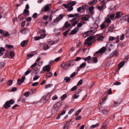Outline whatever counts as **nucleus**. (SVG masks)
<instances>
[{
  "label": "nucleus",
  "mask_w": 129,
  "mask_h": 129,
  "mask_svg": "<svg viewBox=\"0 0 129 129\" xmlns=\"http://www.w3.org/2000/svg\"><path fill=\"white\" fill-rule=\"evenodd\" d=\"M53 84H48L46 85L45 86V88H48L51 87L52 86Z\"/></svg>",
  "instance_id": "nucleus-28"
},
{
  "label": "nucleus",
  "mask_w": 129,
  "mask_h": 129,
  "mask_svg": "<svg viewBox=\"0 0 129 129\" xmlns=\"http://www.w3.org/2000/svg\"><path fill=\"white\" fill-rule=\"evenodd\" d=\"M62 104V102H60L56 103L54 105L53 108L54 109H55L56 111L61 106Z\"/></svg>",
  "instance_id": "nucleus-3"
},
{
  "label": "nucleus",
  "mask_w": 129,
  "mask_h": 129,
  "mask_svg": "<svg viewBox=\"0 0 129 129\" xmlns=\"http://www.w3.org/2000/svg\"><path fill=\"white\" fill-rule=\"evenodd\" d=\"M118 55V53L116 50L114 51L112 53L109 55V57H112L114 55H115V56H117Z\"/></svg>",
  "instance_id": "nucleus-6"
},
{
  "label": "nucleus",
  "mask_w": 129,
  "mask_h": 129,
  "mask_svg": "<svg viewBox=\"0 0 129 129\" xmlns=\"http://www.w3.org/2000/svg\"><path fill=\"white\" fill-rule=\"evenodd\" d=\"M70 30H67L65 31L64 33H63V35L64 36H66L68 34V33L69 31Z\"/></svg>",
  "instance_id": "nucleus-45"
},
{
  "label": "nucleus",
  "mask_w": 129,
  "mask_h": 129,
  "mask_svg": "<svg viewBox=\"0 0 129 129\" xmlns=\"http://www.w3.org/2000/svg\"><path fill=\"white\" fill-rule=\"evenodd\" d=\"M72 62V60H70L68 61L65 64H62L61 65V67L65 70L68 69L71 66V62Z\"/></svg>",
  "instance_id": "nucleus-1"
},
{
  "label": "nucleus",
  "mask_w": 129,
  "mask_h": 129,
  "mask_svg": "<svg viewBox=\"0 0 129 129\" xmlns=\"http://www.w3.org/2000/svg\"><path fill=\"white\" fill-rule=\"evenodd\" d=\"M31 20V17H29L26 18V21H30Z\"/></svg>",
  "instance_id": "nucleus-56"
},
{
  "label": "nucleus",
  "mask_w": 129,
  "mask_h": 129,
  "mask_svg": "<svg viewBox=\"0 0 129 129\" xmlns=\"http://www.w3.org/2000/svg\"><path fill=\"white\" fill-rule=\"evenodd\" d=\"M14 53L13 51H11L10 53V56L11 57H13L14 56Z\"/></svg>",
  "instance_id": "nucleus-30"
},
{
  "label": "nucleus",
  "mask_w": 129,
  "mask_h": 129,
  "mask_svg": "<svg viewBox=\"0 0 129 129\" xmlns=\"http://www.w3.org/2000/svg\"><path fill=\"white\" fill-rule=\"evenodd\" d=\"M120 13L118 12H117L116 13V17L117 18L119 17Z\"/></svg>",
  "instance_id": "nucleus-64"
},
{
  "label": "nucleus",
  "mask_w": 129,
  "mask_h": 129,
  "mask_svg": "<svg viewBox=\"0 0 129 129\" xmlns=\"http://www.w3.org/2000/svg\"><path fill=\"white\" fill-rule=\"evenodd\" d=\"M25 79L24 76H23L20 79L19 78L17 80V83L18 85H20L24 81Z\"/></svg>",
  "instance_id": "nucleus-5"
},
{
  "label": "nucleus",
  "mask_w": 129,
  "mask_h": 129,
  "mask_svg": "<svg viewBox=\"0 0 129 129\" xmlns=\"http://www.w3.org/2000/svg\"><path fill=\"white\" fill-rule=\"evenodd\" d=\"M81 7L83 11H85L88 9V6H87L84 5Z\"/></svg>",
  "instance_id": "nucleus-23"
},
{
  "label": "nucleus",
  "mask_w": 129,
  "mask_h": 129,
  "mask_svg": "<svg viewBox=\"0 0 129 129\" xmlns=\"http://www.w3.org/2000/svg\"><path fill=\"white\" fill-rule=\"evenodd\" d=\"M79 92H78L77 93V94H78L77 95L76 94H74L73 95V99H76L79 96V95H78Z\"/></svg>",
  "instance_id": "nucleus-31"
},
{
  "label": "nucleus",
  "mask_w": 129,
  "mask_h": 129,
  "mask_svg": "<svg viewBox=\"0 0 129 129\" xmlns=\"http://www.w3.org/2000/svg\"><path fill=\"white\" fill-rule=\"evenodd\" d=\"M4 63L3 62H1L0 63V68H2L4 67Z\"/></svg>",
  "instance_id": "nucleus-57"
},
{
  "label": "nucleus",
  "mask_w": 129,
  "mask_h": 129,
  "mask_svg": "<svg viewBox=\"0 0 129 129\" xmlns=\"http://www.w3.org/2000/svg\"><path fill=\"white\" fill-rule=\"evenodd\" d=\"M13 83V81L12 80H9L7 82V84L9 85H11Z\"/></svg>",
  "instance_id": "nucleus-44"
},
{
  "label": "nucleus",
  "mask_w": 129,
  "mask_h": 129,
  "mask_svg": "<svg viewBox=\"0 0 129 129\" xmlns=\"http://www.w3.org/2000/svg\"><path fill=\"white\" fill-rule=\"evenodd\" d=\"M75 75L76 74L75 72H74L70 75V77L71 78H72L75 77Z\"/></svg>",
  "instance_id": "nucleus-53"
},
{
  "label": "nucleus",
  "mask_w": 129,
  "mask_h": 129,
  "mask_svg": "<svg viewBox=\"0 0 129 129\" xmlns=\"http://www.w3.org/2000/svg\"><path fill=\"white\" fill-rule=\"evenodd\" d=\"M93 60L94 63H96L98 62L97 58L96 57H93Z\"/></svg>",
  "instance_id": "nucleus-33"
},
{
  "label": "nucleus",
  "mask_w": 129,
  "mask_h": 129,
  "mask_svg": "<svg viewBox=\"0 0 129 129\" xmlns=\"http://www.w3.org/2000/svg\"><path fill=\"white\" fill-rule=\"evenodd\" d=\"M37 64V63L36 62H35L32 65L31 67L30 68H33L35 66H36Z\"/></svg>",
  "instance_id": "nucleus-58"
},
{
  "label": "nucleus",
  "mask_w": 129,
  "mask_h": 129,
  "mask_svg": "<svg viewBox=\"0 0 129 129\" xmlns=\"http://www.w3.org/2000/svg\"><path fill=\"white\" fill-rule=\"evenodd\" d=\"M82 25V24L81 22H79L77 24V27H80Z\"/></svg>",
  "instance_id": "nucleus-60"
},
{
  "label": "nucleus",
  "mask_w": 129,
  "mask_h": 129,
  "mask_svg": "<svg viewBox=\"0 0 129 129\" xmlns=\"http://www.w3.org/2000/svg\"><path fill=\"white\" fill-rule=\"evenodd\" d=\"M91 33V32L90 31L85 32L83 34V36L85 37H86L89 36V34Z\"/></svg>",
  "instance_id": "nucleus-13"
},
{
  "label": "nucleus",
  "mask_w": 129,
  "mask_h": 129,
  "mask_svg": "<svg viewBox=\"0 0 129 129\" xmlns=\"http://www.w3.org/2000/svg\"><path fill=\"white\" fill-rule=\"evenodd\" d=\"M39 83L38 82H35L34 83H33L32 85V86H37L38 84Z\"/></svg>",
  "instance_id": "nucleus-54"
},
{
  "label": "nucleus",
  "mask_w": 129,
  "mask_h": 129,
  "mask_svg": "<svg viewBox=\"0 0 129 129\" xmlns=\"http://www.w3.org/2000/svg\"><path fill=\"white\" fill-rule=\"evenodd\" d=\"M46 36L45 34H41V36L40 37H35V38L34 40L35 41H37L43 38Z\"/></svg>",
  "instance_id": "nucleus-8"
},
{
  "label": "nucleus",
  "mask_w": 129,
  "mask_h": 129,
  "mask_svg": "<svg viewBox=\"0 0 129 129\" xmlns=\"http://www.w3.org/2000/svg\"><path fill=\"white\" fill-rule=\"evenodd\" d=\"M37 15V14L36 13H35L33 15L32 17L33 18H36Z\"/></svg>",
  "instance_id": "nucleus-59"
},
{
  "label": "nucleus",
  "mask_w": 129,
  "mask_h": 129,
  "mask_svg": "<svg viewBox=\"0 0 129 129\" xmlns=\"http://www.w3.org/2000/svg\"><path fill=\"white\" fill-rule=\"evenodd\" d=\"M52 75V74L51 72H49L46 74V77L47 78H49Z\"/></svg>",
  "instance_id": "nucleus-27"
},
{
  "label": "nucleus",
  "mask_w": 129,
  "mask_h": 129,
  "mask_svg": "<svg viewBox=\"0 0 129 129\" xmlns=\"http://www.w3.org/2000/svg\"><path fill=\"white\" fill-rule=\"evenodd\" d=\"M121 84V83L120 82H116L114 83L113 85H120Z\"/></svg>",
  "instance_id": "nucleus-50"
},
{
  "label": "nucleus",
  "mask_w": 129,
  "mask_h": 129,
  "mask_svg": "<svg viewBox=\"0 0 129 129\" xmlns=\"http://www.w3.org/2000/svg\"><path fill=\"white\" fill-rule=\"evenodd\" d=\"M82 83V80H80V81L78 82V83L77 84V86H79L80 85H81Z\"/></svg>",
  "instance_id": "nucleus-38"
},
{
  "label": "nucleus",
  "mask_w": 129,
  "mask_h": 129,
  "mask_svg": "<svg viewBox=\"0 0 129 129\" xmlns=\"http://www.w3.org/2000/svg\"><path fill=\"white\" fill-rule=\"evenodd\" d=\"M74 109H71V110L69 112L68 114H71L74 111Z\"/></svg>",
  "instance_id": "nucleus-63"
},
{
  "label": "nucleus",
  "mask_w": 129,
  "mask_h": 129,
  "mask_svg": "<svg viewBox=\"0 0 129 129\" xmlns=\"http://www.w3.org/2000/svg\"><path fill=\"white\" fill-rule=\"evenodd\" d=\"M29 13V11L26 9H25L23 13V14H27Z\"/></svg>",
  "instance_id": "nucleus-29"
},
{
  "label": "nucleus",
  "mask_w": 129,
  "mask_h": 129,
  "mask_svg": "<svg viewBox=\"0 0 129 129\" xmlns=\"http://www.w3.org/2000/svg\"><path fill=\"white\" fill-rule=\"evenodd\" d=\"M86 65V62H83L80 65V67L81 68H82L85 66Z\"/></svg>",
  "instance_id": "nucleus-36"
},
{
  "label": "nucleus",
  "mask_w": 129,
  "mask_h": 129,
  "mask_svg": "<svg viewBox=\"0 0 129 129\" xmlns=\"http://www.w3.org/2000/svg\"><path fill=\"white\" fill-rule=\"evenodd\" d=\"M11 106V105L9 104V101H6L5 104L3 105V107L5 109H7Z\"/></svg>",
  "instance_id": "nucleus-9"
},
{
  "label": "nucleus",
  "mask_w": 129,
  "mask_h": 129,
  "mask_svg": "<svg viewBox=\"0 0 129 129\" xmlns=\"http://www.w3.org/2000/svg\"><path fill=\"white\" fill-rule=\"evenodd\" d=\"M78 23V21H74L73 24H72V25L73 26H75L76 25L77 23Z\"/></svg>",
  "instance_id": "nucleus-61"
},
{
  "label": "nucleus",
  "mask_w": 129,
  "mask_h": 129,
  "mask_svg": "<svg viewBox=\"0 0 129 129\" xmlns=\"http://www.w3.org/2000/svg\"><path fill=\"white\" fill-rule=\"evenodd\" d=\"M50 66H46L44 67L43 68V70L44 69L45 71H46L47 72H49L50 71Z\"/></svg>",
  "instance_id": "nucleus-11"
},
{
  "label": "nucleus",
  "mask_w": 129,
  "mask_h": 129,
  "mask_svg": "<svg viewBox=\"0 0 129 129\" xmlns=\"http://www.w3.org/2000/svg\"><path fill=\"white\" fill-rule=\"evenodd\" d=\"M115 38L113 37L110 36L109 37V41H112L114 40Z\"/></svg>",
  "instance_id": "nucleus-51"
},
{
  "label": "nucleus",
  "mask_w": 129,
  "mask_h": 129,
  "mask_svg": "<svg viewBox=\"0 0 129 129\" xmlns=\"http://www.w3.org/2000/svg\"><path fill=\"white\" fill-rule=\"evenodd\" d=\"M49 46L47 44L45 45L44 46V49L45 50H46L49 49Z\"/></svg>",
  "instance_id": "nucleus-40"
},
{
  "label": "nucleus",
  "mask_w": 129,
  "mask_h": 129,
  "mask_svg": "<svg viewBox=\"0 0 129 129\" xmlns=\"http://www.w3.org/2000/svg\"><path fill=\"white\" fill-rule=\"evenodd\" d=\"M77 88V85H75L71 89V91H74Z\"/></svg>",
  "instance_id": "nucleus-34"
},
{
  "label": "nucleus",
  "mask_w": 129,
  "mask_h": 129,
  "mask_svg": "<svg viewBox=\"0 0 129 129\" xmlns=\"http://www.w3.org/2000/svg\"><path fill=\"white\" fill-rule=\"evenodd\" d=\"M58 42V41L57 40L55 41H53L52 42V44H50V45H53L54 44H56Z\"/></svg>",
  "instance_id": "nucleus-52"
},
{
  "label": "nucleus",
  "mask_w": 129,
  "mask_h": 129,
  "mask_svg": "<svg viewBox=\"0 0 129 129\" xmlns=\"http://www.w3.org/2000/svg\"><path fill=\"white\" fill-rule=\"evenodd\" d=\"M58 99V97L56 95H54L52 97V100H55Z\"/></svg>",
  "instance_id": "nucleus-55"
},
{
  "label": "nucleus",
  "mask_w": 129,
  "mask_h": 129,
  "mask_svg": "<svg viewBox=\"0 0 129 129\" xmlns=\"http://www.w3.org/2000/svg\"><path fill=\"white\" fill-rule=\"evenodd\" d=\"M78 29V28H76L74 29L72 31L69 33V35H74L76 33L77 30Z\"/></svg>",
  "instance_id": "nucleus-10"
},
{
  "label": "nucleus",
  "mask_w": 129,
  "mask_h": 129,
  "mask_svg": "<svg viewBox=\"0 0 129 129\" xmlns=\"http://www.w3.org/2000/svg\"><path fill=\"white\" fill-rule=\"evenodd\" d=\"M106 50V47H103L100 49L98 51L96 52L95 53L96 54H98L100 53L103 54L105 52Z\"/></svg>",
  "instance_id": "nucleus-2"
},
{
  "label": "nucleus",
  "mask_w": 129,
  "mask_h": 129,
  "mask_svg": "<svg viewBox=\"0 0 129 129\" xmlns=\"http://www.w3.org/2000/svg\"><path fill=\"white\" fill-rule=\"evenodd\" d=\"M103 6H99L98 7V9L100 11L102 10V9L103 8Z\"/></svg>",
  "instance_id": "nucleus-49"
},
{
  "label": "nucleus",
  "mask_w": 129,
  "mask_h": 129,
  "mask_svg": "<svg viewBox=\"0 0 129 129\" xmlns=\"http://www.w3.org/2000/svg\"><path fill=\"white\" fill-rule=\"evenodd\" d=\"M81 111V109H79L75 113V115L76 116H78L79 115V113Z\"/></svg>",
  "instance_id": "nucleus-35"
},
{
  "label": "nucleus",
  "mask_w": 129,
  "mask_h": 129,
  "mask_svg": "<svg viewBox=\"0 0 129 129\" xmlns=\"http://www.w3.org/2000/svg\"><path fill=\"white\" fill-rule=\"evenodd\" d=\"M31 71V70H27L25 72V74L26 75H28L30 72Z\"/></svg>",
  "instance_id": "nucleus-62"
},
{
  "label": "nucleus",
  "mask_w": 129,
  "mask_h": 129,
  "mask_svg": "<svg viewBox=\"0 0 129 129\" xmlns=\"http://www.w3.org/2000/svg\"><path fill=\"white\" fill-rule=\"evenodd\" d=\"M13 47V46L12 45H7L6 46V48H12Z\"/></svg>",
  "instance_id": "nucleus-37"
},
{
  "label": "nucleus",
  "mask_w": 129,
  "mask_h": 129,
  "mask_svg": "<svg viewBox=\"0 0 129 129\" xmlns=\"http://www.w3.org/2000/svg\"><path fill=\"white\" fill-rule=\"evenodd\" d=\"M81 19L83 21H88V19L85 17H83Z\"/></svg>",
  "instance_id": "nucleus-47"
},
{
  "label": "nucleus",
  "mask_w": 129,
  "mask_h": 129,
  "mask_svg": "<svg viewBox=\"0 0 129 129\" xmlns=\"http://www.w3.org/2000/svg\"><path fill=\"white\" fill-rule=\"evenodd\" d=\"M94 37L93 36H90L87 38L86 40L87 41H91L92 40L94 39Z\"/></svg>",
  "instance_id": "nucleus-21"
},
{
  "label": "nucleus",
  "mask_w": 129,
  "mask_h": 129,
  "mask_svg": "<svg viewBox=\"0 0 129 129\" xmlns=\"http://www.w3.org/2000/svg\"><path fill=\"white\" fill-rule=\"evenodd\" d=\"M70 78L69 77H65L64 79V80L66 81V82L67 83L70 80Z\"/></svg>",
  "instance_id": "nucleus-26"
},
{
  "label": "nucleus",
  "mask_w": 129,
  "mask_h": 129,
  "mask_svg": "<svg viewBox=\"0 0 129 129\" xmlns=\"http://www.w3.org/2000/svg\"><path fill=\"white\" fill-rule=\"evenodd\" d=\"M114 29V26L113 24L111 25L109 27V28L108 29V31L112 32Z\"/></svg>",
  "instance_id": "nucleus-16"
},
{
  "label": "nucleus",
  "mask_w": 129,
  "mask_h": 129,
  "mask_svg": "<svg viewBox=\"0 0 129 129\" xmlns=\"http://www.w3.org/2000/svg\"><path fill=\"white\" fill-rule=\"evenodd\" d=\"M39 76H38L37 75L35 76L33 78V80H36L38 79L39 78Z\"/></svg>",
  "instance_id": "nucleus-46"
},
{
  "label": "nucleus",
  "mask_w": 129,
  "mask_h": 129,
  "mask_svg": "<svg viewBox=\"0 0 129 129\" xmlns=\"http://www.w3.org/2000/svg\"><path fill=\"white\" fill-rule=\"evenodd\" d=\"M63 17V15L62 14L60 15L59 16L57 17L54 20V22H57L62 19Z\"/></svg>",
  "instance_id": "nucleus-4"
},
{
  "label": "nucleus",
  "mask_w": 129,
  "mask_h": 129,
  "mask_svg": "<svg viewBox=\"0 0 129 129\" xmlns=\"http://www.w3.org/2000/svg\"><path fill=\"white\" fill-rule=\"evenodd\" d=\"M70 122L69 121H67L65 124L64 126L68 127L69 124Z\"/></svg>",
  "instance_id": "nucleus-43"
},
{
  "label": "nucleus",
  "mask_w": 129,
  "mask_h": 129,
  "mask_svg": "<svg viewBox=\"0 0 129 129\" xmlns=\"http://www.w3.org/2000/svg\"><path fill=\"white\" fill-rule=\"evenodd\" d=\"M91 59V56H88L87 57H85L83 58V59L85 61H87L88 63H89L88 61Z\"/></svg>",
  "instance_id": "nucleus-18"
},
{
  "label": "nucleus",
  "mask_w": 129,
  "mask_h": 129,
  "mask_svg": "<svg viewBox=\"0 0 129 129\" xmlns=\"http://www.w3.org/2000/svg\"><path fill=\"white\" fill-rule=\"evenodd\" d=\"M105 21H106L107 23H109L110 22L111 20L109 18H107L106 19Z\"/></svg>",
  "instance_id": "nucleus-48"
},
{
  "label": "nucleus",
  "mask_w": 129,
  "mask_h": 129,
  "mask_svg": "<svg viewBox=\"0 0 129 129\" xmlns=\"http://www.w3.org/2000/svg\"><path fill=\"white\" fill-rule=\"evenodd\" d=\"M73 9V7L72 6H68L67 8V11L68 12H70Z\"/></svg>",
  "instance_id": "nucleus-25"
},
{
  "label": "nucleus",
  "mask_w": 129,
  "mask_h": 129,
  "mask_svg": "<svg viewBox=\"0 0 129 129\" xmlns=\"http://www.w3.org/2000/svg\"><path fill=\"white\" fill-rule=\"evenodd\" d=\"M70 26V23H68L67 22H66L64 24V27L66 28H68Z\"/></svg>",
  "instance_id": "nucleus-19"
},
{
  "label": "nucleus",
  "mask_w": 129,
  "mask_h": 129,
  "mask_svg": "<svg viewBox=\"0 0 129 129\" xmlns=\"http://www.w3.org/2000/svg\"><path fill=\"white\" fill-rule=\"evenodd\" d=\"M97 2V0H94L91 1L90 2L88 3L89 5H93L96 4Z\"/></svg>",
  "instance_id": "nucleus-17"
},
{
  "label": "nucleus",
  "mask_w": 129,
  "mask_h": 129,
  "mask_svg": "<svg viewBox=\"0 0 129 129\" xmlns=\"http://www.w3.org/2000/svg\"><path fill=\"white\" fill-rule=\"evenodd\" d=\"M5 49L3 47H0V56L3 55L4 54V52L5 51Z\"/></svg>",
  "instance_id": "nucleus-12"
},
{
  "label": "nucleus",
  "mask_w": 129,
  "mask_h": 129,
  "mask_svg": "<svg viewBox=\"0 0 129 129\" xmlns=\"http://www.w3.org/2000/svg\"><path fill=\"white\" fill-rule=\"evenodd\" d=\"M124 64V61H123L119 63L118 65V67H119L118 70H119L122 67Z\"/></svg>",
  "instance_id": "nucleus-14"
},
{
  "label": "nucleus",
  "mask_w": 129,
  "mask_h": 129,
  "mask_svg": "<svg viewBox=\"0 0 129 129\" xmlns=\"http://www.w3.org/2000/svg\"><path fill=\"white\" fill-rule=\"evenodd\" d=\"M67 97V95L66 94L63 95L61 97V100H63L65 98Z\"/></svg>",
  "instance_id": "nucleus-42"
},
{
  "label": "nucleus",
  "mask_w": 129,
  "mask_h": 129,
  "mask_svg": "<svg viewBox=\"0 0 129 129\" xmlns=\"http://www.w3.org/2000/svg\"><path fill=\"white\" fill-rule=\"evenodd\" d=\"M76 3V2L75 1H72V2L69 1L68 2V4L69 5H71L70 6H72V7L74 6Z\"/></svg>",
  "instance_id": "nucleus-15"
},
{
  "label": "nucleus",
  "mask_w": 129,
  "mask_h": 129,
  "mask_svg": "<svg viewBox=\"0 0 129 129\" xmlns=\"http://www.w3.org/2000/svg\"><path fill=\"white\" fill-rule=\"evenodd\" d=\"M30 94V93L29 92H26L24 93V95L26 97H28Z\"/></svg>",
  "instance_id": "nucleus-32"
},
{
  "label": "nucleus",
  "mask_w": 129,
  "mask_h": 129,
  "mask_svg": "<svg viewBox=\"0 0 129 129\" xmlns=\"http://www.w3.org/2000/svg\"><path fill=\"white\" fill-rule=\"evenodd\" d=\"M104 38V37L102 36H101L98 38V40L99 42L102 41H103V39Z\"/></svg>",
  "instance_id": "nucleus-24"
},
{
  "label": "nucleus",
  "mask_w": 129,
  "mask_h": 129,
  "mask_svg": "<svg viewBox=\"0 0 129 129\" xmlns=\"http://www.w3.org/2000/svg\"><path fill=\"white\" fill-rule=\"evenodd\" d=\"M28 41H23L21 43V44L22 47H24L25 46L27 43H28Z\"/></svg>",
  "instance_id": "nucleus-20"
},
{
  "label": "nucleus",
  "mask_w": 129,
  "mask_h": 129,
  "mask_svg": "<svg viewBox=\"0 0 129 129\" xmlns=\"http://www.w3.org/2000/svg\"><path fill=\"white\" fill-rule=\"evenodd\" d=\"M34 70L36 72V73L37 74L40 71L39 69L37 67H35L34 69Z\"/></svg>",
  "instance_id": "nucleus-41"
},
{
  "label": "nucleus",
  "mask_w": 129,
  "mask_h": 129,
  "mask_svg": "<svg viewBox=\"0 0 129 129\" xmlns=\"http://www.w3.org/2000/svg\"><path fill=\"white\" fill-rule=\"evenodd\" d=\"M51 6L50 4H48L45 6L44 9V11L46 12L48 11L49 10V7Z\"/></svg>",
  "instance_id": "nucleus-7"
},
{
  "label": "nucleus",
  "mask_w": 129,
  "mask_h": 129,
  "mask_svg": "<svg viewBox=\"0 0 129 129\" xmlns=\"http://www.w3.org/2000/svg\"><path fill=\"white\" fill-rule=\"evenodd\" d=\"M99 125V123H97L95 124L92 125L90 126V128L92 129L98 126Z\"/></svg>",
  "instance_id": "nucleus-22"
},
{
  "label": "nucleus",
  "mask_w": 129,
  "mask_h": 129,
  "mask_svg": "<svg viewBox=\"0 0 129 129\" xmlns=\"http://www.w3.org/2000/svg\"><path fill=\"white\" fill-rule=\"evenodd\" d=\"M9 101L10 104H11L12 105L13 104L14 102V101L12 99L10 100L9 101Z\"/></svg>",
  "instance_id": "nucleus-39"
}]
</instances>
